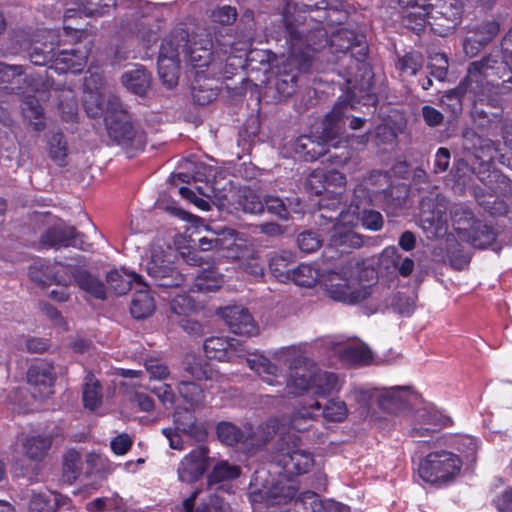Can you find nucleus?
Instances as JSON below:
<instances>
[{"label":"nucleus","instance_id":"obj_1","mask_svg":"<svg viewBox=\"0 0 512 512\" xmlns=\"http://www.w3.org/2000/svg\"><path fill=\"white\" fill-rule=\"evenodd\" d=\"M83 105L89 116L104 117L108 135L117 144L142 145L143 138L137 135L126 109L100 75L91 74L85 80Z\"/></svg>","mask_w":512,"mask_h":512},{"label":"nucleus","instance_id":"obj_2","mask_svg":"<svg viewBox=\"0 0 512 512\" xmlns=\"http://www.w3.org/2000/svg\"><path fill=\"white\" fill-rule=\"evenodd\" d=\"M170 35L192 68H212L207 77L215 75L222 61L232 54L231 36L221 32L199 28L189 33L179 28Z\"/></svg>","mask_w":512,"mask_h":512},{"label":"nucleus","instance_id":"obj_3","mask_svg":"<svg viewBox=\"0 0 512 512\" xmlns=\"http://www.w3.org/2000/svg\"><path fill=\"white\" fill-rule=\"evenodd\" d=\"M354 196L364 202L360 216L362 226L379 231L384 223L381 213L366 206L379 205L388 213L395 214L405 203L406 190L404 187H389V177L382 172H374L354 189Z\"/></svg>","mask_w":512,"mask_h":512},{"label":"nucleus","instance_id":"obj_4","mask_svg":"<svg viewBox=\"0 0 512 512\" xmlns=\"http://www.w3.org/2000/svg\"><path fill=\"white\" fill-rule=\"evenodd\" d=\"M509 72L508 64L504 61L494 59L492 57L484 58L470 64L468 74L463 83L456 89L450 90L444 97L456 101V105L460 108L461 97L466 93L471 94L473 101H484L492 93H504L508 88L503 81L500 85L498 80L504 77ZM509 78L507 82H510Z\"/></svg>","mask_w":512,"mask_h":512},{"label":"nucleus","instance_id":"obj_5","mask_svg":"<svg viewBox=\"0 0 512 512\" xmlns=\"http://www.w3.org/2000/svg\"><path fill=\"white\" fill-rule=\"evenodd\" d=\"M204 352L210 359L227 362H240L244 359L248 367L257 373L269 385H276L279 368L257 352L251 351L240 341L227 337H210L205 340Z\"/></svg>","mask_w":512,"mask_h":512},{"label":"nucleus","instance_id":"obj_6","mask_svg":"<svg viewBox=\"0 0 512 512\" xmlns=\"http://www.w3.org/2000/svg\"><path fill=\"white\" fill-rule=\"evenodd\" d=\"M363 266L356 258L341 262L322 276V285L334 301L355 304L372 294V286L362 282Z\"/></svg>","mask_w":512,"mask_h":512},{"label":"nucleus","instance_id":"obj_7","mask_svg":"<svg viewBox=\"0 0 512 512\" xmlns=\"http://www.w3.org/2000/svg\"><path fill=\"white\" fill-rule=\"evenodd\" d=\"M41 39H37L29 53L30 61L34 65H46L54 61L55 70L66 72L71 70L76 73L81 71L86 64L90 49L75 48L70 51L63 50L55 53V47L59 45L58 35L54 30L43 31Z\"/></svg>","mask_w":512,"mask_h":512},{"label":"nucleus","instance_id":"obj_8","mask_svg":"<svg viewBox=\"0 0 512 512\" xmlns=\"http://www.w3.org/2000/svg\"><path fill=\"white\" fill-rule=\"evenodd\" d=\"M176 260V250L165 241L157 239L151 243L142 265L155 286L173 288L185 282V276L175 266Z\"/></svg>","mask_w":512,"mask_h":512},{"label":"nucleus","instance_id":"obj_9","mask_svg":"<svg viewBox=\"0 0 512 512\" xmlns=\"http://www.w3.org/2000/svg\"><path fill=\"white\" fill-rule=\"evenodd\" d=\"M344 107L343 104H336L333 107L323 120L322 131L319 135L300 136L294 144L295 152L306 160H315L328 153V147L338 148L341 143H344L338 139L342 130L340 121L343 117Z\"/></svg>","mask_w":512,"mask_h":512},{"label":"nucleus","instance_id":"obj_10","mask_svg":"<svg viewBox=\"0 0 512 512\" xmlns=\"http://www.w3.org/2000/svg\"><path fill=\"white\" fill-rule=\"evenodd\" d=\"M291 8L288 4L284 15L290 41L288 61L289 64H297L299 70H306L312 58L311 52L319 50L327 43L326 32L319 27L306 34L304 29L294 27L293 20L289 16Z\"/></svg>","mask_w":512,"mask_h":512},{"label":"nucleus","instance_id":"obj_11","mask_svg":"<svg viewBox=\"0 0 512 512\" xmlns=\"http://www.w3.org/2000/svg\"><path fill=\"white\" fill-rule=\"evenodd\" d=\"M461 462L453 453L440 451L428 454L419 464L418 473L427 483H443L460 471Z\"/></svg>","mask_w":512,"mask_h":512},{"label":"nucleus","instance_id":"obj_12","mask_svg":"<svg viewBox=\"0 0 512 512\" xmlns=\"http://www.w3.org/2000/svg\"><path fill=\"white\" fill-rule=\"evenodd\" d=\"M274 461L287 473L304 474L314 465L313 454L301 447L297 438L283 441L274 455Z\"/></svg>","mask_w":512,"mask_h":512},{"label":"nucleus","instance_id":"obj_13","mask_svg":"<svg viewBox=\"0 0 512 512\" xmlns=\"http://www.w3.org/2000/svg\"><path fill=\"white\" fill-rule=\"evenodd\" d=\"M323 343L343 364L366 365L372 359L371 351L363 343L352 342L341 336H327Z\"/></svg>","mask_w":512,"mask_h":512},{"label":"nucleus","instance_id":"obj_14","mask_svg":"<svg viewBox=\"0 0 512 512\" xmlns=\"http://www.w3.org/2000/svg\"><path fill=\"white\" fill-rule=\"evenodd\" d=\"M329 43L332 53L343 55L350 53V57L355 58L357 62L364 61L368 52L365 37L346 28L333 33Z\"/></svg>","mask_w":512,"mask_h":512},{"label":"nucleus","instance_id":"obj_15","mask_svg":"<svg viewBox=\"0 0 512 512\" xmlns=\"http://www.w3.org/2000/svg\"><path fill=\"white\" fill-rule=\"evenodd\" d=\"M180 50L169 35L161 45L158 57V73L163 84L172 88L179 79Z\"/></svg>","mask_w":512,"mask_h":512},{"label":"nucleus","instance_id":"obj_16","mask_svg":"<svg viewBox=\"0 0 512 512\" xmlns=\"http://www.w3.org/2000/svg\"><path fill=\"white\" fill-rule=\"evenodd\" d=\"M209 463L210 457L207 446L201 445L193 449L178 464V479L186 483L196 482L204 475Z\"/></svg>","mask_w":512,"mask_h":512},{"label":"nucleus","instance_id":"obj_17","mask_svg":"<svg viewBox=\"0 0 512 512\" xmlns=\"http://www.w3.org/2000/svg\"><path fill=\"white\" fill-rule=\"evenodd\" d=\"M56 377L52 363L41 361L33 364L27 372V381L33 387V396L43 399L52 395Z\"/></svg>","mask_w":512,"mask_h":512},{"label":"nucleus","instance_id":"obj_18","mask_svg":"<svg viewBox=\"0 0 512 512\" xmlns=\"http://www.w3.org/2000/svg\"><path fill=\"white\" fill-rule=\"evenodd\" d=\"M315 364L304 358L295 360L290 366V373L287 379V393L299 396L304 392L313 389Z\"/></svg>","mask_w":512,"mask_h":512},{"label":"nucleus","instance_id":"obj_19","mask_svg":"<svg viewBox=\"0 0 512 512\" xmlns=\"http://www.w3.org/2000/svg\"><path fill=\"white\" fill-rule=\"evenodd\" d=\"M219 315L234 334L251 337L259 332L251 314L241 306L225 307L219 311Z\"/></svg>","mask_w":512,"mask_h":512},{"label":"nucleus","instance_id":"obj_20","mask_svg":"<svg viewBox=\"0 0 512 512\" xmlns=\"http://www.w3.org/2000/svg\"><path fill=\"white\" fill-rule=\"evenodd\" d=\"M417 398V394L409 386H395L381 390L377 400L382 410L388 413H398L413 404Z\"/></svg>","mask_w":512,"mask_h":512},{"label":"nucleus","instance_id":"obj_21","mask_svg":"<svg viewBox=\"0 0 512 512\" xmlns=\"http://www.w3.org/2000/svg\"><path fill=\"white\" fill-rule=\"evenodd\" d=\"M428 203L422 204L420 214L421 228L426 232L428 238L439 237L445 234L447 229L446 208L442 204L432 206Z\"/></svg>","mask_w":512,"mask_h":512},{"label":"nucleus","instance_id":"obj_22","mask_svg":"<svg viewBox=\"0 0 512 512\" xmlns=\"http://www.w3.org/2000/svg\"><path fill=\"white\" fill-rule=\"evenodd\" d=\"M345 184L346 177L336 170L328 171L325 174L313 172L307 179V186L317 195L321 194L324 190L339 196Z\"/></svg>","mask_w":512,"mask_h":512},{"label":"nucleus","instance_id":"obj_23","mask_svg":"<svg viewBox=\"0 0 512 512\" xmlns=\"http://www.w3.org/2000/svg\"><path fill=\"white\" fill-rule=\"evenodd\" d=\"M79 234L74 227L58 224L48 229L41 237V242L49 247L78 246Z\"/></svg>","mask_w":512,"mask_h":512},{"label":"nucleus","instance_id":"obj_24","mask_svg":"<svg viewBox=\"0 0 512 512\" xmlns=\"http://www.w3.org/2000/svg\"><path fill=\"white\" fill-rule=\"evenodd\" d=\"M250 246L244 235L233 229H224L215 238L216 249L226 251V256L233 259V254H242Z\"/></svg>","mask_w":512,"mask_h":512},{"label":"nucleus","instance_id":"obj_25","mask_svg":"<svg viewBox=\"0 0 512 512\" xmlns=\"http://www.w3.org/2000/svg\"><path fill=\"white\" fill-rule=\"evenodd\" d=\"M297 492L295 481L291 479H279L272 487L265 488L260 494L265 497L266 504L281 505L291 501Z\"/></svg>","mask_w":512,"mask_h":512},{"label":"nucleus","instance_id":"obj_26","mask_svg":"<svg viewBox=\"0 0 512 512\" xmlns=\"http://www.w3.org/2000/svg\"><path fill=\"white\" fill-rule=\"evenodd\" d=\"M121 82L131 93L144 96L151 88L152 76L143 66H136L123 73Z\"/></svg>","mask_w":512,"mask_h":512},{"label":"nucleus","instance_id":"obj_27","mask_svg":"<svg viewBox=\"0 0 512 512\" xmlns=\"http://www.w3.org/2000/svg\"><path fill=\"white\" fill-rule=\"evenodd\" d=\"M22 451L31 460H42L52 445V437L44 434H28L21 439Z\"/></svg>","mask_w":512,"mask_h":512},{"label":"nucleus","instance_id":"obj_28","mask_svg":"<svg viewBox=\"0 0 512 512\" xmlns=\"http://www.w3.org/2000/svg\"><path fill=\"white\" fill-rule=\"evenodd\" d=\"M363 244L362 237L353 229L342 226H333L329 231V245L340 252L357 249Z\"/></svg>","mask_w":512,"mask_h":512},{"label":"nucleus","instance_id":"obj_29","mask_svg":"<svg viewBox=\"0 0 512 512\" xmlns=\"http://www.w3.org/2000/svg\"><path fill=\"white\" fill-rule=\"evenodd\" d=\"M174 424L177 431L188 435L195 441H202L207 436L205 428L196 422L193 413L187 409H177L175 411Z\"/></svg>","mask_w":512,"mask_h":512},{"label":"nucleus","instance_id":"obj_30","mask_svg":"<svg viewBox=\"0 0 512 512\" xmlns=\"http://www.w3.org/2000/svg\"><path fill=\"white\" fill-rule=\"evenodd\" d=\"M30 85L22 66L0 63V88L16 94H24L21 84Z\"/></svg>","mask_w":512,"mask_h":512},{"label":"nucleus","instance_id":"obj_31","mask_svg":"<svg viewBox=\"0 0 512 512\" xmlns=\"http://www.w3.org/2000/svg\"><path fill=\"white\" fill-rule=\"evenodd\" d=\"M137 285L139 289L134 293L130 311L134 318L143 319L149 317L154 312L155 302L149 295L148 284L143 279Z\"/></svg>","mask_w":512,"mask_h":512},{"label":"nucleus","instance_id":"obj_32","mask_svg":"<svg viewBox=\"0 0 512 512\" xmlns=\"http://www.w3.org/2000/svg\"><path fill=\"white\" fill-rule=\"evenodd\" d=\"M321 408L322 406L318 401H313L309 405L299 408L292 414L289 420L290 428L298 432L310 431L313 422L318 416L316 412H319Z\"/></svg>","mask_w":512,"mask_h":512},{"label":"nucleus","instance_id":"obj_33","mask_svg":"<svg viewBox=\"0 0 512 512\" xmlns=\"http://www.w3.org/2000/svg\"><path fill=\"white\" fill-rule=\"evenodd\" d=\"M142 276L125 269L112 270L107 274V284L116 295L126 294L134 282L136 285L141 282Z\"/></svg>","mask_w":512,"mask_h":512},{"label":"nucleus","instance_id":"obj_34","mask_svg":"<svg viewBox=\"0 0 512 512\" xmlns=\"http://www.w3.org/2000/svg\"><path fill=\"white\" fill-rule=\"evenodd\" d=\"M76 285L85 293L97 299H105L104 284L86 270H76L73 274Z\"/></svg>","mask_w":512,"mask_h":512},{"label":"nucleus","instance_id":"obj_35","mask_svg":"<svg viewBox=\"0 0 512 512\" xmlns=\"http://www.w3.org/2000/svg\"><path fill=\"white\" fill-rule=\"evenodd\" d=\"M294 261L295 255L290 251L275 253L269 261L270 271L278 281L286 283L290 281L292 273L288 266Z\"/></svg>","mask_w":512,"mask_h":512},{"label":"nucleus","instance_id":"obj_36","mask_svg":"<svg viewBox=\"0 0 512 512\" xmlns=\"http://www.w3.org/2000/svg\"><path fill=\"white\" fill-rule=\"evenodd\" d=\"M452 225L461 240L467 237L471 230L475 229L477 219H475L473 213L464 206H457L451 215Z\"/></svg>","mask_w":512,"mask_h":512},{"label":"nucleus","instance_id":"obj_37","mask_svg":"<svg viewBox=\"0 0 512 512\" xmlns=\"http://www.w3.org/2000/svg\"><path fill=\"white\" fill-rule=\"evenodd\" d=\"M236 260L239 261L240 267L248 275L255 280L261 279L264 276V266L259 259L258 253L250 246L244 250L242 254H233Z\"/></svg>","mask_w":512,"mask_h":512},{"label":"nucleus","instance_id":"obj_38","mask_svg":"<svg viewBox=\"0 0 512 512\" xmlns=\"http://www.w3.org/2000/svg\"><path fill=\"white\" fill-rule=\"evenodd\" d=\"M341 381L334 373L322 372L314 369L313 390L319 396H326L338 392L341 388Z\"/></svg>","mask_w":512,"mask_h":512},{"label":"nucleus","instance_id":"obj_39","mask_svg":"<svg viewBox=\"0 0 512 512\" xmlns=\"http://www.w3.org/2000/svg\"><path fill=\"white\" fill-rule=\"evenodd\" d=\"M102 402V390L98 380L92 373L85 377L83 387V403L90 410H95Z\"/></svg>","mask_w":512,"mask_h":512},{"label":"nucleus","instance_id":"obj_40","mask_svg":"<svg viewBox=\"0 0 512 512\" xmlns=\"http://www.w3.org/2000/svg\"><path fill=\"white\" fill-rule=\"evenodd\" d=\"M21 109L24 117L29 120L30 124L33 125L35 130L41 131L44 129L45 124L42 120L43 109L34 96H25L22 101Z\"/></svg>","mask_w":512,"mask_h":512},{"label":"nucleus","instance_id":"obj_41","mask_svg":"<svg viewBox=\"0 0 512 512\" xmlns=\"http://www.w3.org/2000/svg\"><path fill=\"white\" fill-rule=\"evenodd\" d=\"M29 276L32 281L42 285L52 282L62 283L57 278L55 267L43 260H37L29 267Z\"/></svg>","mask_w":512,"mask_h":512},{"label":"nucleus","instance_id":"obj_42","mask_svg":"<svg viewBox=\"0 0 512 512\" xmlns=\"http://www.w3.org/2000/svg\"><path fill=\"white\" fill-rule=\"evenodd\" d=\"M475 226V229L471 230L463 241H466L478 248H485L491 245L496 238L495 231L479 220Z\"/></svg>","mask_w":512,"mask_h":512},{"label":"nucleus","instance_id":"obj_43","mask_svg":"<svg viewBox=\"0 0 512 512\" xmlns=\"http://www.w3.org/2000/svg\"><path fill=\"white\" fill-rule=\"evenodd\" d=\"M240 467L230 464L228 461L217 462L208 475V484H216L222 481L236 479L240 476Z\"/></svg>","mask_w":512,"mask_h":512},{"label":"nucleus","instance_id":"obj_44","mask_svg":"<svg viewBox=\"0 0 512 512\" xmlns=\"http://www.w3.org/2000/svg\"><path fill=\"white\" fill-rule=\"evenodd\" d=\"M180 396L192 407H200L204 404L205 394L203 389L195 382L183 380L178 385Z\"/></svg>","mask_w":512,"mask_h":512},{"label":"nucleus","instance_id":"obj_45","mask_svg":"<svg viewBox=\"0 0 512 512\" xmlns=\"http://www.w3.org/2000/svg\"><path fill=\"white\" fill-rule=\"evenodd\" d=\"M48 152L50 158L59 166L66 165L68 147L64 135L60 132L53 133L48 140Z\"/></svg>","mask_w":512,"mask_h":512},{"label":"nucleus","instance_id":"obj_46","mask_svg":"<svg viewBox=\"0 0 512 512\" xmlns=\"http://www.w3.org/2000/svg\"><path fill=\"white\" fill-rule=\"evenodd\" d=\"M319 278L318 270L309 264H300L292 270L291 279L296 285L302 287H312Z\"/></svg>","mask_w":512,"mask_h":512},{"label":"nucleus","instance_id":"obj_47","mask_svg":"<svg viewBox=\"0 0 512 512\" xmlns=\"http://www.w3.org/2000/svg\"><path fill=\"white\" fill-rule=\"evenodd\" d=\"M362 204H364L362 198L356 199L354 197L353 202L345 211L340 213L337 222L333 226H342L350 229L356 227L360 223Z\"/></svg>","mask_w":512,"mask_h":512},{"label":"nucleus","instance_id":"obj_48","mask_svg":"<svg viewBox=\"0 0 512 512\" xmlns=\"http://www.w3.org/2000/svg\"><path fill=\"white\" fill-rule=\"evenodd\" d=\"M238 205L239 207L236 209L250 214H258L264 210V205L259 196L251 189H244L240 192Z\"/></svg>","mask_w":512,"mask_h":512},{"label":"nucleus","instance_id":"obj_49","mask_svg":"<svg viewBox=\"0 0 512 512\" xmlns=\"http://www.w3.org/2000/svg\"><path fill=\"white\" fill-rule=\"evenodd\" d=\"M323 507V501L320 500L316 493L311 491L302 493L294 501L295 512H322Z\"/></svg>","mask_w":512,"mask_h":512},{"label":"nucleus","instance_id":"obj_50","mask_svg":"<svg viewBox=\"0 0 512 512\" xmlns=\"http://www.w3.org/2000/svg\"><path fill=\"white\" fill-rule=\"evenodd\" d=\"M82 469L81 455L75 450H69L63 457V475L69 482L75 481Z\"/></svg>","mask_w":512,"mask_h":512},{"label":"nucleus","instance_id":"obj_51","mask_svg":"<svg viewBox=\"0 0 512 512\" xmlns=\"http://www.w3.org/2000/svg\"><path fill=\"white\" fill-rule=\"evenodd\" d=\"M222 278L214 271L205 270L195 278L194 288L199 292H213L222 285Z\"/></svg>","mask_w":512,"mask_h":512},{"label":"nucleus","instance_id":"obj_52","mask_svg":"<svg viewBox=\"0 0 512 512\" xmlns=\"http://www.w3.org/2000/svg\"><path fill=\"white\" fill-rule=\"evenodd\" d=\"M321 409L323 418L330 422H341L348 415L346 403L339 399L329 400Z\"/></svg>","mask_w":512,"mask_h":512},{"label":"nucleus","instance_id":"obj_53","mask_svg":"<svg viewBox=\"0 0 512 512\" xmlns=\"http://www.w3.org/2000/svg\"><path fill=\"white\" fill-rule=\"evenodd\" d=\"M218 439L229 446L239 443L243 437V432L230 422H221L217 426Z\"/></svg>","mask_w":512,"mask_h":512},{"label":"nucleus","instance_id":"obj_54","mask_svg":"<svg viewBox=\"0 0 512 512\" xmlns=\"http://www.w3.org/2000/svg\"><path fill=\"white\" fill-rule=\"evenodd\" d=\"M56 498L46 493L33 494L29 503L30 512H55Z\"/></svg>","mask_w":512,"mask_h":512},{"label":"nucleus","instance_id":"obj_55","mask_svg":"<svg viewBox=\"0 0 512 512\" xmlns=\"http://www.w3.org/2000/svg\"><path fill=\"white\" fill-rule=\"evenodd\" d=\"M194 309V303L189 296L177 295L170 304L171 316L170 319H180L187 317V315Z\"/></svg>","mask_w":512,"mask_h":512},{"label":"nucleus","instance_id":"obj_56","mask_svg":"<svg viewBox=\"0 0 512 512\" xmlns=\"http://www.w3.org/2000/svg\"><path fill=\"white\" fill-rule=\"evenodd\" d=\"M82 12L85 16H101L115 6L114 0H81Z\"/></svg>","mask_w":512,"mask_h":512},{"label":"nucleus","instance_id":"obj_57","mask_svg":"<svg viewBox=\"0 0 512 512\" xmlns=\"http://www.w3.org/2000/svg\"><path fill=\"white\" fill-rule=\"evenodd\" d=\"M422 57L418 53H408L398 62L401 73L413 76L422 67Z\"/></svg>","mask_w":512,"mask_h":512},{"label":"nucleus","instance_id":"obj_58","mask_svg":"<svg viewBox=\"0 0 512 512\" xmlns=\"http://www.w3.org/2000/svg\"><path fill=\"white\" fill-rule=\"evenodd\" d=\"M430 74L439 81H444L447 76L448 60L444 54H435L431 57V63L428 65Z\"/></svg>","mask_w":512,"mask_h":512},{"label":"nucleus","instance_id":"obj_59","mask_svg":"<svg viewBox=\"0 0 512 512\" xmlns=\"http://www.w3.org/2000/svg\"><path fill=\"white\" fill-rule=\"evenodd\" d=\"M401 260V255L395 246L386 247L379 258V265L385 270L396 269Z\"/></svg>","mask_w":512,"mask_h":512},{"label":"nucleus","instance_id":"obj_60","mask_svg":"<svg viewBox=\"0 0 512 512\" xmlns=\"http://www.w3.org/2000/svg\"><path fill=\"white\" fill-rule=\"evenodd\" d=\"M297 244L301 251L312 253L321 246V240L313 232H303L298 235Z\"/></svg>","mask_w":512,"mask_h":512},{"label":"nucleus","instance_id":"obj_61","mask_svg":"<svg viewBox=\"0 0 512 512\" xmlns=\"http://www.w3.org/2000/svg\"><path fill=\"white\" fill-rule=\"evenodd\" d=\"M265 205L269 213L276 215L280 219L287 220L289 212L286 203L276 196H268L265 199Z\"/></svg>","mask_w":512,"mask_h":512},{"label":"nucleus","instance_id":"obj_62","mask_svg":"<svg viewBox=\"0 0 512 512\" xmlns=\"http://www.w3.org/2000/svg\"><path fill=\"white\" fill-rule=\"evenodd\" d=\"M419 420L423 421L424 425H428L437 431L441 427H444L448 424L449 419L439 415L436 412H431L427 410L420 411L418 414Z\"/></svg>","mask_w":512,"mask_h":512},{"label":"nucleus","instance_id":"obj_63","mask_svg":"<svg viewBox=\"0 0 512 512\" xmlns=\"http://www.w3.org/2000/svg\"><path fill=\"white\" fill-rule=\"evenodd\" d=\"M145 368L150 374L151 379L163 380L169 375L167 366L156 359L147 360L145 362Z\"/></svg>","mask_w":512,"mask_h":512},{"label":"nucleus","instance_id":"obj_64","mask_svg":"<svg viewBox=\"0 0 512 512\" xmlns=\"http://www.w3.org/2000/svg\"><path fill=\"white\" fill-rule=\"evenodd\" d=\"M435 432L434 428L424 425L423 421L419 420V423L411 429L410 435L417 442H429L434 438Z\"/></svg>","mask_w":512,"mask_h":512}]
</instances>
